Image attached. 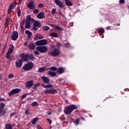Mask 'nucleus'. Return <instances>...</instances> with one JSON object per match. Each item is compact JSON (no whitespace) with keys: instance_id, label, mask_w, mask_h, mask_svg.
Segmentation results:
<instances>
[{"instance_id":"61","label":"nucleus","mask_w":129,"mask_h":129,"mask_svg":"<svg viewBox=\"0 0 129 129\" xmlns=\"http://www.w3.org/2000/svg\"><path fill=\"white\" fill-rule=\"evenodd\" d=\"M0 101H5V98H0Z\"/></svg>"},{"instance_id":"30","label":"nucleus","mask_w":129,"mask_h":129,"mask_svg":"<svg viewBox=\"0 0 129 129\" xmlns=\"http://www.w3.org/2000/svg\"><path fill=\"white\" fill-rule=\"evenodd\" d=\"M45 71V67H41L39 68L38 72H39V73H42Z\"/></svg>"},{"instance_id":"35","label":"nucleus","mask_w":129,"mask_h":129,"mask_svg":"<svg viewBox=\"0 0 129 129\" xmlns=\"http://www.w3.org/2000/svg\"><path fill=\"white\" fill-rule=\"evenodd\" d=\"M38 86H40V83H38L37 84H34L33 86L34 90H36V89H37V88H38Z\"/></svg>"},{"instance_id":"50","label":"nucleus","mask_w":129,"mask_h":129,"mask_svg":"<svg viewBox=\"0 0 129 129\" xmlns=\"http://www.w3.org/2000/svg\"><path fill=\"white\" fill-rule=\"evenodd\" d=\"M34 22H35V19L33 18H31L30 20H29V23L31 22V24H33V23H34Z\"/></svg>"},{"instance_id":"45","label":"nucleus","mask_w":129,"mask_h":129,"mask_svg":"<svg viewBox=\"0 0 129 129\" xmlns=\"http://www.w3.org/2000/svg\"><path fill=\"white\" fill-rule=\"evenodd\" d=\"M6 23L7 24H10V17H8L6 19Z\"/></svg>"},{"instance_id":"46","label":"nucleus","mask_w":129,"mask_h":129,"mask_svg":"<svg viewBox=\"0 0 129 129\" xmlns=\"http://www.w3.org/2000/svg\"><path fill=\"white\" fill-rule=\"evenodd\" d=\"M51 14L52 15H55V14H56V9H52Z\"/></svg>"},{"instance_id":"48","label":"nucleus","mask_w":129,"mask_h":129,"mask_svg":"<svg viewBox=\"0 0 129 129\" xmlns=\"http://www.w3.org/2000/svg\"><path fill=\"white\" fill-rule=\"evenodd\" d=\"M17 113L16 112H13L10 114V117H13V116H15Z\"/></svg>"},{"instance_id":"43","label":"nucleus","mask_w":129,"mask_h":129,"mask_svg":"<svg viewBox=\"0 0 129 129\" xmlns=\"http://www.w3.org/2000/svg\"><path fill=\"white\" fill-rule=\"evenodd\" d=\"M54 28L56 30H57L58 31H63L62 28L58 26H54Z\"/></svg>"},{"instance_id":"4","label":"nucleus","mask_w":129,"mask_h":129,"mask_svg":"<svg viewBox=\"0 0 129 129\" xmlns=\"http://www.w3.org/2000/svg\"><path fill=\"white\" fill-rule=\"evenodd\" d=\"M34 67V63L32 62H28L26 64H25L24 66L22 67V69L24 71H30L32 70Z\"/></svg>"},{"instance_id":"21","label":"nucleus","mask_w":129,"mask_h":129,"mask_svg":"<svg viewBox=\"0 0 129 129\" xmlns=\"http://www.w3.org/2000/svg\"><path fill=\"white\" fill-rule=\"evenodd\" d=\"M64 2L65 4L69 7H72L73 6L72 2H70V0H64Z\"/></svg>"},{"instance_id":"56","label":"nucleus","mask_w":129,"mask_h":129,"mask_svg":"<svg viewBox=\"0 0 129 129\" xmlns=\"http://www.w3.org/2000/svg\"><path fill=\"white\" fill-rule=\"evenodd\" d=\"M36 27V26H33V31H37L38 30V28H37V27Z\"/></svg>"},{"instance_id":"12","label":"nucleus","mask_w":129,"mask_h":129,"mask_svg":"<svg viewBox=\"0 0 129 129\" xmlns=\"http://www.w3.org/2000/svg\"><path fill=\"white\" fill-rule=\"evenodd\" d=\"M27 7V8H28V9H30V10H34V9H36V6L34 5V1H31L30 2H29L28 4Z\"/></svg>"},{"instance_id":"16","label":"nucleus","mask_w":129,"mask_h":129,"mask_svg":"<svg viewBox=\"0 0 129 129\" xmlns=\"http://www.w3.org/2000/svg\"><path fill=\"white\" fill-rule=\"evenodd\" d=\"M65 72V69L64 68L59 67L56 70V73L61 75Z\"/></svg>"},{"instance_id":"54","label":"nucleus","mask_w":129,"mask_h":129,"mask_svg":"<svg viewBox=\"0 0 129 129\" xmlns=\"http://www.w3.org/2000/svg\"><path fill=\"white\" fill-rule=\"evenodd\" d=\"M46 120L48 121V122L49 123V124H52V120H51L50 119L47 118L46 119Z\"/></svg>"},{"instance_id":"28","label":"nucleus","mask_w":129,"mask_h":129,"mask_svg":"<svg viewBox=\"0 0 129 129\" xmlns=\"http://www.w3.org/2000/svg\"><path fill=\"white\" fill-rule=\"evenodd\" d=\"M30 27H31V23H30V22L26 21L25 28L30 29Z\"/></svg>"},{"instance_id":"41","label":"nucleus","mask_w":129,"mask_h":129,"mask_svg":"<svg viewBox=\"0 0 129 129\" xmlns=\"http://www.w3.org/2000/svg\"><path fill=\"white\" fill-rule=\"evenodd\" d=\"M31 105L33 107L37 106V105H38V102L34 101L31 103Z\"/></svg>"},{"instance_id":"49","label":"nucleus","mask_w":129,"mask_h":129,"mask_svg":"<svg viewBox=\"0 0 129 129\" xmlns=\"http://www.w3.org/2000/svg\"><path fill=\"white\" fill-rule=\"evenodd\" d=\"M64 46H66V48H69V47H70V43H64Z\"/></svg>"},{"instance_id":"8","label":"nucleus","mask_w":129,"mask_h":129,"mask_svg":"<svg viewBox=\"0 0 129 129\" xmlns=\"http://www.w3.org/2000/svg\"><path fill=\"white\" fill-rule=\"evenodd\" d=\"M37 46H43L44 45H47L48 41L46 39H42L41 40L37 41L35 42Z\"/></svg>"},{"instance_id":"27","label":"nucleus","mask_w":129,"mask_h":129,"mask_svg":"<svg viewBox=\"0 0 129 129\" xmlns=\"http://www.w3.org/2000/svg\"><path fill=\"white\" fill-rule=\"evenodd\" d=\"M50 37H53V38H58V34L55 32L50 33Z\"/></svg>"},{"instance_id":"52","label":"nucleus","mask_w":129,"mask_h":129,"mask_svg":"<svg viewBox=\"0 0 129 129\" xmlns=\"http://www.w3.org/2000/svg\"><path fill=\"white\" fill-rule=\"evenodd\" d=\"M38 8H44V5H43L42 4H39L38 5Z\"/></svg>"},{"instance_id":"2","label":"nucleus","mask_w":129,"mask_h":129,"mask_svg":"<svg viewBox=\"0 0 129 129\" xmlns=\"http://www.w3.org/2000/svg\"><path fill=\"white\" fill-rule=\"evenodd\" d=\"M56 47L58 48H54L53 50L47 52L48 56H50L51 57H58L61 54V51L59 49L60 47H61V44L57 43Z\"/></svg>"},{"instance_id":"32","label":"nucleus","mask_w":129,"mask_h":129,"mask_svg":"<svg viewBox=\"0 0 129 129\" xmlns=\"http://www.w3.org/2000/svg\"><path fill=\"white\" fill-rule=\"evenodd\" d=\"M6 113H7V111L5 109H2L0 110V114H1L2 115H5Z\"/></svg>"},{"instance_id":"33","label":"nucleus","mask_w":129,"mask_h":129,"mask_svg":"<svg viewBox=\"0 0 129 129\" xmlns=\"http://www.w3.org/2000/svg\"><path fill=\"white\" fill-rule=\"evenodd\" d=\"M35 56L32 54H28V60L30 59V60H34Z\"/></svg>"},{"instance_id":"1","label":"nucleus","mask_w":129,"mask_h":129,"mask_svg":"<svg viewBox=\"0 0 129 129\" xmlns=\"http://www.w3.org/2000/svg\"><path fill=\"white\" fill-rule=\"evenodd\" d=\"M41 86L43 87V88H49L44 90L43 92L44 94H56V93H58L57 90L52 88L53 86L50 84L45 85L44 83H42L41 84Z\"/></svg>"},{"instance_id":"36","label":"nucleus","mask_w":129,"mask_h":129,"mask_svg":"<svg viewBox=\"0 0 129 129\" xmlns=\"http://www.w3.org/2000/svg\"><path fill=\"white\" fill-rule=\"evenodd\" d=\"M27 95H28V94H24L23 95H22L20 98L21 100H23V99H25V98H26V97H27Z\"/></svg>"},{"instance_id":"42","label":"nucleus","mask_w":129,"mask_h":129,"mask_svg":"<svg viewBox=\"0 0 129 129\" xmlns=\"http://www.w3.org/2000/svg\"><path fill=\"white\" fill-rule=\"evenodd\" d=\"M15 77V76H14V74H10L8 76V78L9 79H12V78H14Z\"/></svg>"},{"instance_id":"51","label":"nucleus","mask_w":129,"mask_h":129,"mask_svg":"<svg viewBox=\"0 0 129 129\" xmlns=\"http://www.w3.org/2000/svg\"><path fill=\"white\" fill-rule=\"evenodd\" d=\"M36 127L38 129H43V127L39 124L37 125Z\"/></svg>"},{"instance_id":"10","label":"nucleus","mask_w":129,"mask_h":129,"mask_svg":"<svg viewBox=\"0 0 129 129\" xmlns=\"http://www.w3.org/2000/svg\"><path fill=\"white\" fill-rule=\"evenodd\" d=\"M21 92V89L19 88L14 89L9 93V96H12L13 94H17Z\"/></svg>"},{"instance_id":"11","label":"nucleus","mask_w":129,"mask_h":129,"mask_svg":"<svg viewBox=\"0 0 129 129\" xmlns=\"http://www.w3.org/2000/svg\"><path fill=\"white\" fill-rule=\"evenodd\" d=\"M15 65L16 67H17V68H20V67H22V65H23V61L22 60V59H17L15 62Z\"/></svg>"},{"instance_id":"31","label":"nucleus","mask_w":129,"mask_h":129,"mask_svg":"<svg viewBox=\"0 0 129 129\" xmlns=\"http://www.w3.org/2000/svg\"><path fill=\"white\" fill-rule=\"evenodd\" d=\"M47 70H51L52 71H57V67H51V68L47 69Z\"/></svg>"},{"instance_id":"55","label":"nucleus","mask_w":129,"mask_h":129,"mask_svg":"<svg viewBox=\"0 0 129 129\" xmlns=\"http://www.w3.org/2000/svg\"><path fill=\"white\" fill-rule=\"evenodd\" d=\"M34 54H35V55H39V54H40L39 53V51H38V50L37 51V50H35L34 51Z\"/></svg>"},{"instance_id":"22","label":"nucleus","mask_w":129,"mask_h":129,"mask_svg":"<svg viewBox=\"0 0 129 129\" xmlns=\"http://www.w3.org/2000/svg\"><path fill=\"white\" fill-rule=\"evenodd\" d=\"M47 74H48V75H50V76H51V77H55V76H56V75L55 72L52 71H48Z\"/></svg>"},{"instance_id":"15","label":"nucleus","mask_w":129,"mask_h":129,"mask_svg":"<svg viewBox=\"0 0 129 129\" xmlns=\"http://www.w3.org/2000/svg\"><path fill=\"white\" fill-rule=\"evenodd\" d=\"M41 79L45 84H49V83H50V79L46 76H43L41 77Z\"/></svg>"},{"instance_id":"44","label":"nucleus","mask_w":129,"mask_h":129,"mask_svg":"<svg viewBox=\"0 0 129 129\" xmlns=\"http://www.w3.org/2000/svg\"><path fill=\"white\" fill-rule=\"evenodd\" d=\"M33 14H35L36 15H37V14H39V10L38 9H35L33 12Z\"/></svg>"},{"instance_id":"39","label":"nucleus","mask_w":129,"mask_h":129,"mask_svg":"<svg viewBox=\"0 0 129 129\" xmlns=\"http://www.w3.org/2000/svg\"><path fill=\"white\" fill-rule=\"evenodd\" d=\"M80 120L79 119V118H77L75 120L74 122L76 124V125H78V124H79Z\"/></svg>"},{"instance_id":"23","label":"nucleus","mask_w":129,"mask_h":129,"mask_svg":"<svg viewBox=\"0 0 129 129\" xmlns=\"http://www.w3.org/2000/svg\"><path fill=\"white\" fill-rule=\"evenodd\" d=\"M33 26H34V27H39V28H41L40 23L39 21H35Z\"/></svg>"},{"instance_id":"9","label":"nucleus","mask_w":129,"mask_h":129,"mask_svg":"<svg viewBox=\"0 0 129 129\" xmlns=\"http://www.w3.org/2000/svg\"><path fill=\"white\" fill-rule=\"evenodd\" d=\"M19 38V33L17 31H13L11 35V40L16 41Z\"/></svg>"},{"instance_id":"53","label":"nucleus","mask_w":129,"mask_h":129,"mask_svg":"<svg viewBox=\"0 0 129 129\" xmlns=\"http://www.w3.org/2000/svg\"><path fill=\"white\" fill-rule=\"evenodd\" d=\"M25 114H26V115L30 114V112H29L28 109L26 110V111L25 112Z\"/></svg>"},{"instance_id":"64","label":"nucleus","mask_w":129,"mask_h":129,"mask_svg":"<svg viewBox=\"0 0 129 129\" xmlns=\"http://www.w3.org/2000/svg\"><path fill=\"white\" fill-rule=\"evenodd\" d=\"M5 50H6V48H3V49H2L3 53H5Z\"/></svg>"},{"instance_id":"26","label":"nucleus","mask_w":129,"mask_h":129,"mask_svg":"<svg viewBox=\"0 0 129 129\" xmlns=\"http://www.w3.org/2000/svg\"><path fill=\"white\" fill-rule=\"evenodd\" d=\"M38 120H39V117H35L32 119V124L34 125V124H36V122H37V121Z\"/></svg>"},{"instance_id":"13","label":"nucleus","mask_w":129,"mask_h":129,"mask_svg":"<svg viewBox=\"0 0 129 129\" xmlns=\"http://www.w3.org/2000/svg\"><path fill=\"white\" fill-rule=\"evenodd\" d=\"M37 19L42 20V19H45V13L44 12H39L37 15Z\"/></svg>"},{"instance_id":"38","label":"nucleus","mask_w":129,"mask_h":129,"mask_svg":"<svg viewBox=\"0 0 129 129\" xmlns=\"http://www.w3.org/2000/svg\"><path fill=\"white\" fill-rule=\"evenodd\" d=\"M32 18H31V15H27V17H26V22H30V20Z\"/></svg>"},{"instance_id":"18","label":"nucleus","mask_w":129,"mask_h":129,"mask_svg":"<svg viewBox=\"0 0 129 129\" xmlns=\"http://www.w3.org/2000/svg\"><path fill=\"white\" fill-rule=\"evenodd\" d=\"M33 82H34V81L33 80H31L28 81L27 83H26V87H31V86H33V85L34 84Z\"/></svg>"},{"instance_id":"40","label":"nucleus","mask_w":129,"mask_h":129,"mask_svg":"<svg viewBox=\"0 0 129 129\" xmlns=\"http://www.w3.org/2000/svg\"><path fill=\"white\" fill-rule=\"evenodd\" d=\"M50 30V27L49 26H44L43 28V31L44 32H47V31H49Z\"/></svg>"},{"instance_id":"24","label":"nucleus","mask_w":129,"mask_h":129,"mask_svg":"<svg viewBox=\"0 0 129 129\" xmlns=\"http://www.w3.org/2000/svg\"><path fill=\"white\" fill-rule=\"evenodd\" d=\"M25 34L26 35H27L28 38H31V37H32V36H33V34L31 32V31H30L29 30H26L25 31Z\"/></svg>"},{"instance_id":"6","label":"nucleus","mask_w":129,"mask_h":129,"mask_svg":"<svg viewBox=\"0 0 129 129\" xmlns=\"http://www.w3.org/2000/svg\"><path fill=\"white\" fill-rule=\"evenodd\" d=\"M36 50L40 53H46L48 51V47L46 46H37Z\"/></svg>"},{"instance_id":"17","label":"nucleus","mask_w":129,"mask_h":129,"mask_svg":"<svg viewBox=\"0 0 129 129\" xmlns=\"http://www.w3.org/2000/svg\"><path fill=\"white\" fill-rule=\"evenodd\" d=\"M96 31H97L99 35H103L105 32L103 28H98V29L96 28Z\"/></svg>"},{"instance_id":"37","label":"nucleus","mask_w":129,"mask_h":129,"mask_svg":"<svg viewBox=\"0 0 129 129\" xmlns=\"http://www.w3.org/2000/svg\"><path fill=\"white\" fill-rule=\"evenodd\" d=\"M17 9H18L17 11V15L18 16V17H21V9H20V7H17Z\"/></svg>"},{"instance_id":"59","label":"nucleus","mask_w":129,"mask_h":129,"mask_svg":"<svg viewBox=\"0 0 129 129\" xmlns=\"http://www.w3.org/2000/svg\"><path fill=\"white\" fill-rule=\"evenodd\" d=\"M110 29H111V27L110 26H107L106 27V30H110Z\"/></svg>"},{"instance_id":"7","label":"nucleus","mask_w":129,"mask_h":129,"mask_svg":"<svg viewBox=\"0 0 129 129\" xmlns=\"http://www.w3.org/2000/svg\"><path fill=\"white\" fill-rule=\"evenodd\" d=\"M21 60L23 62H28L29 61V54L21 53L20 55Z\"/></svg>"},{"instance_id":"34","label":"nucleus","mask_w":129,"mask_h":129,"mask_svg":"<svg viewBox=\"0 0 129 129\" xmlns=\"http://www.w3.org/2000/svg\"><path fill=\"white\" fill-rule=\"evenodd\" d=\"M17 6V3H13L12 4L10 5L9 8L11 9H15Z\"/></svg>"},{"instance_id":"19","label":"nucleus","mask_w":129,"mask_h":129,"mask_svg":"<svg viewBox=\"0 0 129 129\" xmlns=\"http://www.w3.org/2000/svg\"><path fill=\"white\" fill-rule=\"evenodd\" d=\"M28 48L30 50H35V48H36V45L34 43H30L28 45Z\"/></svg>"},{"instance_id":"14","label":"nucleus","mask_w":129,"mask_h":129,"mask_svg":"<svg viewBox=\"0 0 129 129\" xmlns=\"http://www.w3.org/2000/svg\"><path fill=\"white\" fill-rule=\"evenodd\" d=\"M54 3L61 9H63V8L65 7V5H63V3H62V2L60 0H54Z\"/></svg>"},{"instance_id":"62","label":"nucleus","mask_w":129,"mask_h":129,"mask_svg":"<svg viewBox=\"0 0 129 129\" xmlns=\"http://www.w3.org/2000/svg\"><path fill=\"white\" fill-rule=\"evenodd\" d=\"M4 49H6V48H7V43H5L4 44V47H3Z\"/></svg>"},{"instance_id":"58","label":"nucleus","mask_w":129,"mask_h":129,"mask_svg":"<svg viewBox=\"0 0 129 129\" xmlns=\"http://www.w3.org/2000/svg\"><path fill=\"white\" fill-rule=\"evenodd\" d=\"M119 4H124V0H119Z\"/></svg>"},{"instance_id":"5","label":"nucleus","mask_w":129,"mask_h":129,"mask_svg":"<svg viewBox=\"0 0 129 129\" xmlns=\"http://www.w3.org/2000/svg\"><path fill=\"white\" fill-rule=\"evenodd\" d=\"M14 45H11L10 48H9L8 52L6 53V58L7 59H8L9 60H12V56H10L11 54L13 53V51H14Z\"/></svg>"},{"instance_id":"57","label":"nucleus","mask_w":129,"mask_h":129,"mask_svg":"<svg viewBox=\"0 0 129 129\" xmlns=\"http://www.w3.org/2000/svg\"><path fill=\"white\" fill-rule=\"evenodd\" d=\"M58 13L59 14V16H62V11H61V10H60V9L58 10Z\"/></svg>"},{"instance_id":"47","label":"nucleus","mask_w":129,"mask_h":129,"mask_svg":"<svg viewBox=\"0 0 129 129\" xmlns=\"http://www.w3.org/2000/svg\"><path fill=\"white\" fill-rule=\"evenodd\" d=\"M12 10H13V9L9 7L8 11V14H11L12 13Z\"/></svg>"},{"instance_id":"20","label":"nucleus","mask_w":129,"mask_h":129,"mask_svg":"<svg viewBox=\"0 0 129 129\" xmlns=\"http://www.w3.org/2000/svg\"><path fill=\"white\" fill-rule=\"evenodd\" d=\"M35 37L36 39H38V40H41L42 39H44V36L41 34H35Z\"/></svg>"},{"instance_id":"63","label":"nucleus","mask_w":129,"mask_h":129,"mask_svg":"<svg viewBox=\"0 0 129 129\" xmlns=\"http://www.w3.org/2000/svg\"><path fill=\"white\" fill-rule=\"evenodd\" d=\"M8 26H9V23H5V28H7V27H8Z\"/></svg>"},{"instance_id":"3","label":"nucleus","mask_w":129,"mask_h":129,"mask_svg":"<svg viewBox=\"0 0 129 129\" xmlns=\"http://www.w3.org/2000/svg\"><path fill=\"white\" fill-rule=\"evenodd\" d=\"M74 109H77V106L75 105H70V106L66 107L63 111L65 114H71Z\"/></svg>"},{"instance_id":"25","label":"nucleus","mask_w":129,"mask_h":129,"mask_svg":"<svg viewBox=\"0 0 129 129\" xmlns=\"http://www.w3.org/2000/svg\"><path fill=\"white\" fill-rule=\"evenodd\" d=\"M6 129H13V125L11 123H7L5 125Z\"/></svg>"},{"instance_id":"29","label":"nucleus","mask_w":129,"mask_h":129,"mask_svg":"<svg viewBox=\"0 0 129 129\" xmlns=\"http://www.w3.org/2000/svg\"><path fill=\"white\" fill-rule=\"evenodd\" d=\"M5 106H6L5 103H0V110L4 109V108H5Z\"/></svg>"},{"instance_id":"60","label":"nucleus","mask_w":129,"mask_h":129,"mask_svg":"<svg viewBox=\"0 0 129 129\" xmlns=\"http://www.w3.org/2000/svg\"><path fill=\"white\" fill-rule=\"evenodd\" d=\"M20 28H21V30H24V25H20Z\"/></svg>"}]
</instances>
